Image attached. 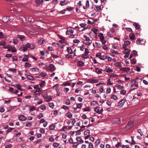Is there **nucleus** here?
<instances>
[{
  "instance_id": "nucleus-1",
  "label": "nucleus",
  "mask_w": 148,
  "mask_h": 148,
  "mask_svg": "<svg viewBox=\"0 0 148 148\" xmlns=\"http://www.w3.org/2000/svg\"><path fill=\"white\" fill-rule=\"evenodd\" d=\"M126 101V100L125 99H121L118 103L117 106L119 108H121L123 106Z\"/></svg>"
},
{
  "instance_id": "nucleus-2",
  "label": "nucleus",
  "mask_w": 148,
  "mask_h": 148,
  "mask_svg": "<svg viewBox=\"0 0 148 148\" xmlns=\"http://www.w3.org/2000/svg\"><path fill=\"white\" fill-rule=\"evenodd\" d=\"M29 71L32 73L36 74L39 71V69L37 68H32L30 69Z\"/></svg>"
},
{
  "instance_id": "nucleus-3",
  "label": "nucleus",
  "mask_w": 148,
  "mask_h": 148,
  "mask_svg": "<svg viewBox=\"0 0 148 148\" xmlns=\"http://www.w3.org/2000/svg\"><path fill=\"white\" fill-rule=\"evenodd\" d=\"M131 87H133L134 86L136 87H138V83L136 82V81L135 79L132 80L130 83Z\"/></svg>"
},
{
  "instance_id": "nucleus-4",
  "label": "nucleus",
  "mask_w": 148,
  "mask_h": 148,
  "mask_svg": "<svg viewBox=\"0 0 148 148\" xmlns=\"http://www.w3.org/2000/svg\"><path fill=\"white\" fill-rule=\"evenodd\" d=\"M100 107H97L95 108L94 109L95 111L97 112L99 114H101L103 112V109H101L100 110Z\"/></svg>"
},
{
  "instance_id": "nucleus-5",
  "label": "nucleus",
  "mask_w": 148,
  "mask_h": 148,
  "mask_svg": "<svg viewBox=\"0 0 148 148\" xmlns=\"http://www.w3.org/2000/svg\"><path fill=\"white\" fill-rule=\"evenodd\" d=\"M56 69V67L53 64H51L49 66V69L48 70L51 71H53Z\"/></svg>"
},
{
  "instance_id": "nucleus-6",
  "label": "nucleus",
  "mask_w": 148,
  "mask_h": 148,
  "mask_svg": "<svg viewBox=\"0 0 148 148\" xmlns=\"http://www.w3.org/2000/svg\"><path fill=\"white\" fill-rule=\"evenodd\" d=\"M8 51H11L12 52H14L16 51V50L14 46H9Z\"/></svg>"
},
{
  "instance_id": "nucleus-7",
  "label": "nucleus",
  "mask_w": 148,
  "mask_h": 148,
  "mask_svg": "<svg viewBox=\"0 0 148 148\" xmlns=\"http://www.w3.org/2000/svg\"><path fill=\"white\" fill-rule=\"evenodd\" d=\"M133 121H130L128 123L127 126V127L130 129L132 128L133 126Z\"/></svg>"
},
{
  "instance_id": "nucleus-8",
  "label": "nucleus",
  "mask_w": 148,
  "mask_h": 148,
  "mask_svg": "<svg viewBox=\"0 0 148 148\" xmlns=\"http://www.w3.org/2000/svg\"><path fill=\"white\" fill-rule=\"evenodd\" d=\"M30 47V44L29 43H27L24 46H23V51H25L28 48H29Z\"/></svg>"
},
{
  "instance_id": "nucleus-9",
  "label": "nucleus",
  "mask_w": 148,
  "mask_h": 148,
  "mask_svg": "<svg viewBox=\"0 0 148 148\" xmlns=\"http://www.w3.org/2000/svg\"><path fill=\"white\" fill-rule=\"evenodd\" d=\"M18 119L21 121H25L27 119V118L23 115H21L18 116Z\"/></svg>"
},
{
  "instance_id": "nucleus-10",
  "label": "nucleus",
  "mask_w": 148,
  "mask_h": 148,
  "mask_svg": "<svg viewBox=\"0 0 148 148\" xmlns=\"http://www.w3.org/2000/svg\"><path fill=\"white\" fill-rule=\"evenodd\" d=\"M96 56L98 57L101 60H104L105 59L104 57H103L101 56V53H98L96 54Z\"/></svg>"
},
{
  "instance_id": "nucleus-11",
  "label": "nucleus",
  "mask_w": 148,
  "mask_h": 148,
  "mask_svg": "<svg viewBox=\"0 0 148 148\" xmlns=\"http://www.w3.org/2000/svg\"><path fill=\"white\" fill-rule=\"evenodd\" d=\"M121 71L126 72H128L130 70V68L128 67H123L121 68Z\"/></svg>"
},
{
  "instance_id": "nucleus-12",
  "label": "nucleus",
  "mask_w": 148,
  "mask_h": 148,
  "mask_svg": "<svg viewBox=\"0 0 148 148\" xmlns=\"http://www.w3.org/2000/svg\"><path fill=\"white\" fill-rule=\"evenodd\" d=\"M2 21L4 23H6L8 22V21H10V20H9V18H8L7 16H3L2 18Z\"/></svg>"
},
{
  "instance_id": "nucleus-13",
  "label": "nucleus",
  "mask_w": 148,
  "mask_h": 148,
  "mask_svg": "<svg viewBox=\"0 0 148 148\" xmlns=\"http://www.w3.org/2000/svg\"><path fill=\"white\" fill-rule=\"evenodd\" d=\"M77 65L78 67H82L84 65V63L82 61H80L77 62Z\"/></svg>"
},
{
  "instance_id": "nucleus-14",
  "label": "nucleus",
  "mask_w": 148,
  "mask_h": 148,
  "mask_svg": "<svg viewBox=\"0 0 148 148\" xmlns=\"http://www.w3.org/2000/svg\"><path fill=\"white\" fill-rule=\"evenodd\" d=\"M25 77L29 80H32L34 79V77L31 75L27 74H25Z\"/></svg>"
},
{
  "instance_id": "nucleus-15",
  "label": "nucleus",
  "mask_w": 148,
  "mask_h": 148,
  "mask_svg": "<svg viewBox=\"0 0 148 148\" xmlns=\"http://www.w3.org/2000/svg\"><path fill=\"white\" fill-rule=\"evenodd\" d=\"M69 141L70 142V143H71L77 144L76 145H73L74 147V146H75L76 147H77L79 144V143L77 142L73 143V140L72 138H70V139L69 140Z\"/></svg>"
},
{
  "instance_id": "nucleus-16",
  "label": "nucleus",
  "mask_w": 148,
  "mask_h": 148,
  "mask_svg": "<svg viewBox=\"0 0 148 148\" xmlns=\"http://www.w3.org/2000/svg\"><path fill=\"white\" fill-rule=\"evenodd\" d=\"M105 70L108 73H112L113 71V70L111 69L109 67L106 66Z\"/></svg>"
},
{
  "instance_id": "nucleus-17",
  "label": "nucleus",
  "mask_w": 148,
  "mask_h": 148,
  "mask_svg": "<svg viewBox=\"0 0 148 148\" xmlns=\"http://www.w3.org/2000/svg\"><path fill=\"white\" fill-rule=\"evenodd\" d=\"M67 51L68 53L70 54H72L73 53L72 49L70 47H68L67 49Z\"/></svg>"
},
{
  "instance_id": "nucleus-18",
  "label": "nucleus",
  "mask_w": 148,
  "mask_h": 148,
  "mask_svg": "<svg viewBox=\"0 0 148 148\" xmlns=\"http://www.w3.org/2000/svg\"><path fill=\"white\" fill-rule=\"evenodd\" d=\"M102 69L99 70L98 68H97L95 69V70L94 71L96 72L97 74H100L102 73L101 71Z\"/></svg>"
},
{
  "instance_id": "nucleus-19",
  "label": "nucleus",
  "mask_w": 148,
  "mask_h": 148,
  "mask_svg": "<svg viewBox=\"0 0 148 148\" xmlns=\"http://www.w3.org/2000/svg\"><path fill=\"white\" fill-rule=\"evenodd\" d=\"M67 30L68 32H70L71 33H73L74 32L73 29H72V27H67Z\"/></svg>"
},
{
  "instance_id": "nucleus-20",
  "label": "nucleus",
  "mask_w": 148,
  "mask_h": 148,
  "mask_svg": "<svg viewBox=\"0 0 148 148\" xmlns=\"http://www.w3.org/2000/svg\"><path fill=\"white\" fill-rule=\"evenodd\" d=\"M98 105V103L96 101H93L91 103V106H95Z\"/></svg>"
},
{
  "instance_id": "nucleus-21",
  "label": "nucleus",
  "mask_w": 148,
  "mask_h": 148,
  "mask_svg": "<svg viewBox=\"0 0 148 148\" xmlns=\"http://www.w3.org/2000/svg\"><path fill=\"white\" fill-rule=\"evenodd\" d=\"M133 25L135 26L136 29L137 30H139L140 28V25L136 23H134Z\"/></svg>"
},
{
  "instance_id": "nucleus-22",
  "label": "nucleus",
  "mask_w": 148,
  "mask_h": 148,
  "mask_svg": "<svg viewBox=\"0 0 148 148\" xmlns=\"http://www.w3.org/2000/svg\"><path fill=\"white\" fill-rule=\"evenodd\" d=\"M25 57H24L22 60L23 62H27L28 61V55H25Z\"/></svg>"
},
{
  "instance_id": "nucleus-23",
  "label": "nucleus",
  "mask_w": 148,
  "mask_h": 148,
  "mask_svg": "<svg viewBox=\"0 0 148 148\" xmlns=\"http://www.w3.org/2000/svg\"><path fill=\"white\" fill-rule=\"evenodd\" d=\"M18 38H19L21 41H23L25 39V37L23 35H19L18 36Z\"/></svg>"
},
{
  "instance_id": "nucleus-24",
  "label": "nucleus",
  "mask_w": 148,
  "mask_h": 148,
  "mask_svg": "<svg viewBox=\"0 0 148 148\" xmlns=\"http://www.w3.org/2000/svg\"><path fill=\"white\" fill-rule=\"evenodd\" d=\"M45 85V81H42L40 83V85L41 87H44Z\"/></svg>"
},
{
  "instance_id": "nucleus-25",
  "label": "nucleus",
  "mask_w": 148,
  "mask_h": 148,
  "mask_svg": "<svg viewBox=\"0 0 148 148\" xmlns=\"http://www.w3.org/2000/svg\"><path fill=\"white\" fill-rule=\"evenodd\" d=\"M110 52L114 54H119V52L117 51H115L113 49H111L110 50Z\"/></svg>"
},
{
  "instance_id": "nucleus-26",
  "label": "nucleus",
  "mask_w": 148,
  "mask_h": 148,
  "mask_svg": "<svg viewBox=\"0 0 148 148\" xmlns=\"http://www.w3.org/2000/svg\"><path fill=\"white\" fill-rule=\"evenodd\" d=\"M84 38L85 39V41H91V40L89 38V37H87L86 35H84Z\"/></svg>"
},
{
  "instance_id": "nucleus-27",
  "label": "nucleus",
  "mask_w": 148,
  "mask_h": 148,
  "mask_svg": "<svg viewBox=\"0 0 148 148\" xmlns=\"http://www.w3.org/2000/svg\"><path fill=\"white\" fill-rule=\"evenodd\" d=\"M115 66L118 67H121L122 66L121 63L120 62H116L114 64Z\"/></svg>"
},
{
  "instance_id": "nucleus-28",
  "label": "nucleus",
  "mask_w": 148,
  "mask_h": 148,
  "mask_svg": "<svg viewBox=\"0 0 148 148\" xmlns=\"http://www.w3.org/2000/svg\"><path fill=\"white\" fill-rule=\"evenodd\" d=\"M116 87L117 89L119 90L122 89L124 88V87L123 86L120 85L116 86Z\"/></svg>"
},
{
  "instance_id": "nucleus-29",
  "label": "nucleus",
  "mask_w": 148,
  "mask_h": 148,
  "mask_svg": "<svg viewBox=\"0 0 148 148\" xmlns=\"http://www.w3.org/2000/svg\"><path fill=\"white\" fill-rule=\"evenodd\" d=\"M130 38L132 40L135 39V35L133 33H131L130 34Z\"/></svg>"
},
{
  "instance_id": "nucleus-30",
  "label": "nucleus",
  "mask_w": 148,
  "mask_h": 148,
  "mask_svg": "<svg viewBox=\"0 0 148 148\" xmlns=\"http://www.w3.org/2000/svg\"><path fill=\"white\" fill-rule=\"evenodd\" d=\"M66 116L69 119L71 118L72 117V115L71 113L68 112L66 114Z\"/></svg>"
},
{
  "instance_id": "nucleus-31",
  "label": "nucleus",
  "mask_w": 148,
  "mask_h": 148,
  "mask_svg": "<svg viewBox=\"0 0 148 148\" xmlns=\"http://www.w3.org/2000/svg\"><path fill=\"white\" fill-rule=\"evenodd\" d=\"M67 4L65 0L61 1L60 2V4L62 6H63Z\"/></svg>"
},
{
  "instance_id": "nucleus-32",
  "label": "nucleus",
  "mask_w": 148,
  "mask_h": 148,
  "mask_svg": "<svg viewBox=\"0 0 148 148\" xmlns=\"http://www.w3.org/2000/svg\"><path fill=\"white\" fill-rule=\"evenodd\" d=\"M39 75L42 77H45L47 75V74L46 73L42 72L40 73Z\"/></svg>"
},
{
  "instance_id": "nucleus-33",
  "label": "nucleus",
  "mask_w": 148,
  "mask_h": 148,
  "mask_svg": "<svg viewBox=\"0 0 148 148\" xmlns=\"http://www.w3.org/2000/svg\"><path fill=\"white\" fill-rule=\"evenodd\" d=\"M40 109L42 110H44L46 109V106H45L44 105H42L40 106Z\"/></svg>"
},
{
  "instance_id": "nucleus-34",
  "label": "nucleus",
  "mask_w": 148,
  "mask_h": 148,
  "mask_svg": "<svg viewBox=\"0 0 148 148\" xmlns=\"http://www.w3.org/2000/svg\"><path fill=\"white\" fill-rule=\"evenodd\" d=\"M111 99H114L115 100H117L118 99V97L115 95H112L111 97Z\"/></svg>"
},
{
  "instance_id": "nucleus-35",
  "label": "nucleus",
  "mask_w": 148,
  "mask_h": 148,
  "mask_svg": "<svg viewBox=\"0 0 148 148\" xmlns=\"http://www.w3.org/2000/svg\"><path fill=\"white\" fill-rule=\"evenodd\" d=\"M104 58L105 59H107L109 61H111L112 60V58L109 56H106Z\"/></svg>"
},
{
  "instance_id": "nucleus-36",
  "label": "nucleus",
  "mask_w": 148,
  "mask_h": 148,
  "mask_svg": "<svg viewBox=\"0 0 148 148\" xmlns=\"http://www.w3.org/2000/svg\"><path fill=\"white\" fill-rule=\"evenodd\" d=\"M43 0H36V3L37 4H39L43 2Z\"/></svg>"
},
{
  "instance_id": "nucleus-37",
  "label": "nucleus",
  "mask_w": 148,
  "mask_h": 148,
  "mask_svg": "<svg viewBox=\"0 0 148 148\" xmlns=\"http://www.w3.org/2000/svg\"><path fill=\"white\" fill-rule=\"evenodd\" d=\"M81 57L83 58L86 59L88 58V56L86 54L84 53V54H82L81 55Z\"/></svg>"
},
{
  "instance_id": "nucleus-38",
  "label": "nucleus",
  "mask_w": 148,
  "mask_h": 148,
  "mask_svg": "<svg viewBox=\"0 0 148 148\" xmlns=\"http://www.w3.org/2000/svg\"><path fill=\"white\" fill-rule=\"evenodd\" d=\"M55 126L54 125H50L49 127V129L51 130H53L55 129Z\"/></svg>"
},
{
  "instance_id": "nucleus-39",
  "label": "nucleus",
  "mask_w": 148,
  "mask_h": 148,
  "mask_svg": "<svg viewBox=\"0 0 148 148\" xmlns=\"http://www.w3.org/2000/svg\"><path fill=\"white\" fill-rule=\"evenodd\" d=\"M99 36L100 37V40L104 39V37L103 35V34L102 33H100Z\"/></svg>"
},
{
  "instance_id": "nucleus-40",
  "label": "nucleus",
  "mask_w": 148,
  "mask_h": 148,
  "mask_svg": "<svg viewBox=\"0 0 148 148\" xmlns=\"http://www.w3.org/2000/svg\"><path fill=\"white\" fill-rule=\"evenodd\" d=\"M31 64L29 62H26L25 63L24 66L25 67H28L30 66Z\"/></svg>"
},
{
  "instance_id": "nucleus-41",
  "label": "nucleus",
  "mask_w": 148,
  "mask_h": 148,
  "mask_svg": "<svg viewBox=\"0 0 148 148\" xmlns=\"http://www.w3.org/2000/svg\"><path fill=\"white\" fill-rule=\"evenodd\" d=\"M44 40V39L43 38H42L38 40V42L40 44H42L43 43Z\"/></svg>"
},
{
  "instance_id": "nucleus-42",
  "label": "nucleus",
  "mask_w": 148,
  "mask_h": 148,
  "mask_svg": "<svg viewBox=\"0 0 148 148\" xmlns=\"http://www.w3.org/2000/svg\"><path fill=\"white\" fill-rule=\"evenodd\" d=\"M126 90H122L120 91V94L123 95H125L126 93Z\"/></svg>"
},
{
  "instance_id": "nucleus-43",
  "label": "nucleus",
  "mask_w": 148,
  "mask_h": 148,
  "mask_svg": "<svg viewBox=\"0 0 148 148\" xmlns=\"http://www.w3.org/2000/svg\"><path fill=\"white\" fill-rule=\"evenodd\" d=\"M84 134L85 135H87L88 134L89 135L90 134L89 130H87L86 131H85L84 132Z\"/></svg>"
},
{
  "instance_id": "nucleus-44",
  "label": "nucleus",
  "mask_w": 148,
  "mask_h": 148,
  "mask_svg": "<svg viewBox=\"0 0 148 148\" xmlns=\"http://www.w3.org/2000/svg\"><path fill=\"white\" fill-rule=\"evenodd\" d=\"M63 84V85L64 86H70L71 85V84L68 82H66L64 83Z\"/></svg>"
},
{
  "instance_id": "nucleus-45",
  "label": "nucleus",
  "mask_w": 148,
  "mask_h": 148,
  "mask_svg": "<svg viewBox=\"0 0 148 148\" xmlns=\"http://www.w3.org/2000/svg\"><path fill=\"white\" fill-rule=\"evenodd\" d=\"M13 42L14 44H17L18 42V41L17 39V38H14L13 40Z\"/></svg>"
},
{
  "instance_id": "nucleus-46",
  "label": "nucleus",
  "mask_w": 148,
  "mask_h": 148,
  "mask_svg": "<svg viewBox=\"0 0 148 148\" xmlns=\"http://www.w3.org/2000/svg\"><path fill=\"white\" fill-rule=\"evenodd\" d=\"M89 53V50L87 48L85 49L84 53L88 56V54Z\"/></svg>"
},
{
  "instance_id": "nucleus-47",
  "label": "nucleus",
  "mask_w": 148,
  "mask_h": 148,
  "mask_svg": "<svg viewBox=\"0 0 148 148\" xmlns=\"http://www.w3.org/2000/svg\"><path fill=\"white\" fill-rule=\"evenodd\" d=\"M59 146V144L56 143H54L53 144V146L54 147H58Z\"/></svg>"
},
{
  "instance_id": "nucleus-48",
  "label": "nucleus",
  "mask_w": 148,
  "mask_h": 148,
  "mask_svg": "<svg viewBox=\"0 0 148 148\" xmlns=\"http://www.w3.org/2000/svg\"><path fill=\"white\" fill-rule=\"evenodd\" d=\"M95 44H96L97 47H98L99 48L101 47V44L99 42H95Z\"/></svg>"
},
{
  "instance_id": "nucleus-49",
  "label": "nucleus",
  "mask_w": 148,
  "mask_h": 148,
  "mask_svg": "<svg viewBox=\"0 0 148 148\" xmlns=\"http://www.w3.org/2000/svg\"><path fill=\"white\" fill-rule=\"evenodd\" d=\"M9 70L13 73H15L16 71V69H14L10 68L9 69Z\"/></svg>"
},
{
  "instance_id": "nucleus-50",
  "label": "nucleus",
  "mask_w": 148,
  "mask_h": 148,
  "mask_svg": "<svg viewBox=\"0 0 148 148\" xmlns=\"http://www.w3.org/2000/svg\"><path fill=\"white\" fill-rule=\"evenodd\" d=\"M130 42L129 41H127L124 42V45L126 46L130 45Z\"/></svg>"
},
{
  "instance_id": "nucleus-51",
  "label": "nucleus",
  "mask_w": 148,
  "mask_h": 148,
  "mask_svg": "<svg viewBox=\"0 0 148 148\" xmlns=\"http://www.w3.org/2000/svg\"><path fill=\"white\" fill-rule=\"evenodd\" d=\"M82 103L77 104V108H80L82 107Z\"/></svg>"
},
{
  "instance_id": "nucleus-52",
  "label": "nucleus",
  "mask_w": 148,
  "mask_h": 148,
  "mask_svg": "<svg viewBox=\"0 0 148 148\" xmlns=\"http://www.w3.org/2000/svg\"><path fill=\"white\" fill-rule=\"evenodd\" d=\"M42 91V89L40 88H38L36 90L35 92H39Z\"/></svg>"
},
{
  "instance_id": "nucleus-53",
  "label": "nucleus",
  "mask_w": 148,
  "mask_h": 148,
  "mask_svg": "<svg viewBox=\"0 0 148 148\" xmlns=\"http://www.w3.org/2000/svg\"><path fill=\"white\" fill-rule=\"evenodd\" d=\"M86 127V126H84V125L82 126L81 127L80 129L79 130H78L77 131L78 132H81V131H83L84 130L83 129V128H84V127Z\"/></svg>"
},
{
  "instance_id": "nucleus-54",
  "label": "nucleus",
  "mask_w": 148,
  "mask_h": 148,
  "mask_svg": "<svg viewBox=\"0 0 148 148\" xmlns=\"http://www.w3.org/2000/svg\"><path fill=\"white\" fill-rule=\"evenodd\" d=\"M5 42L4 41H2L0 42V45L4 46L5 45Z\"/></svg>"
},
{
  "instance_id": "nucleus-55",
  "label": "nucleus",
  "mask_w": 148,
  "mask_h": 148,
  "mask_svg": "<svg viewBox=\"0 0 148 148\" xmlns=\"http://www.w3.org/2000/svg\"><path fill=\"white\" fill-rule=\"evenodd\" d=\"M100 140L99 139H98L96 141H95V143L96 145H98L100 143Z\"/></svg>"
},
{
  "instance_id": "nucleus-56",
  "label": "nucleus",
  "mask_w": 148,
  "mask_h": 148,
  "mask_svg": "<svg viewBox=\"0 0 148 148\" xmlns=\"http://www.w3.org/2000/svg\"><path fill=\"white\" fill-rule=\"evenodd\" d=\"M36 110V108L34 106H32L30 108V111L31 112L32 111Z\"/></svg>"
},
{
  "instance_id": "nucleus-57",
  "label": "nucleus",
  "mask_w": 148,
  "mask_h": 148,
  "mask_svg": "<svg viewBox=\"0 0 148 148\" xmlns=\"http://www.w3.org/2000/svg\"><path fill=\"white\" fill-rule=\"evenodd\" d=\"M66 104L67 105H69L70 104V101L69 99L66 100Z\"/></svg>"
},
{
  "instance_id": "nucleus-58",
  "label": "nucleus",
  "mask_w": 148,
  "mask_h": 148,
  "mask_svg": "<svg viewBox=\"0 0 148 148\" xmlns=\"http://www.w3.org/2000/svg\"><path fill=\"white\" fill-rule=\"evenodd\" d=\"M15 87L19 90H21V86L20 84H17L16 85Z\"/></svg>"
},
{
  "instance_id": "nucleus-59",
  "label": "nucleus",
  "mask_w": 148,
  "mask_h": 148,
  "mask_svg": "<svg viewBox=\"0 0 148 148\" xmlns=\"http://www.w3.org/2000/svg\"><path fill=\"white\" fill-rule=\"evenodd\" d=\"M43 116V114L42 113H40L37 116V117L39 119H40Z\"/></svg>"
},
{
  "instance_id": "nucleus-60",
  "label": "nucleus",
  "mask_w": 148,
  "mask_h": 148,
  "mask_svg": "<svg viewBox=\"0 0 148 148\" xmlns=\"http://www.w3.org/2000/svg\"><path fill=\"white\" fill-rule=\"evenodd\" d=\"M49 106L51 108H53L54 106V105L53 103H50L49 104Z\"/></svg>"
},
{
  "instance_id": "nucleus-61",
  "label": "nucleus",
  "mask_w": 148,
  "mask_h": 148,
  "mask_svg": "<svg viewBox=\"0 0 148 148\" xmlns=\"http://www.w3.org/2000/svg\"><path fill=\"white\" fill-rule=\"evenodd\" d=\"M141 40L139 39H138L136 41V43L137 44L139 45L141 43Z\"/></svg>"
},
{
  "instance_id": "nucleus-62",
  "label": "nucleus",
  "mask_w": 148,
  "mask_h": 148,
  "mask_svg": "<svg viewBox=\"0 0 148 148\" xmlns=\"http://www.w3.org/2000/svg\"><path fill=\"white\" fill-rule=\"evenodd\" d=\"M86 6L88 8L89 7V1L88 0H87L86 3Z\"/></svg>"
},
{
  "instance_id": "nucleus-63",
  "label": "nucleus",
  "mask_w": 148,
  "mask_h": 148,
  "mask_svg": "<svg viewBox=\"0 0 148 148\" xmlns=\"http://www.w3.org/2000/svg\"><path fill=\"white\" fill-rule=\"evenodd\" d=\"M131 62L132 64H135V63H136V61L134 59H133L131 60Z\"/></svg>"
},
{
  "instance_id": "nucleus-64",
  "label": "nucleus",
  "mask_w": 148,
  "mask_h": 148,
  "mask_svg": "<svg viewBox=\"0 0 148 148\" xmlns=\"http://www.w3.org/2000/svg\"><path fill=\"white\" fill-rule=\"evenodd\" d=\"M12 147V145L11 144L6 145L5 146V148H11Z\"/></svg>"
}]
</instances>
